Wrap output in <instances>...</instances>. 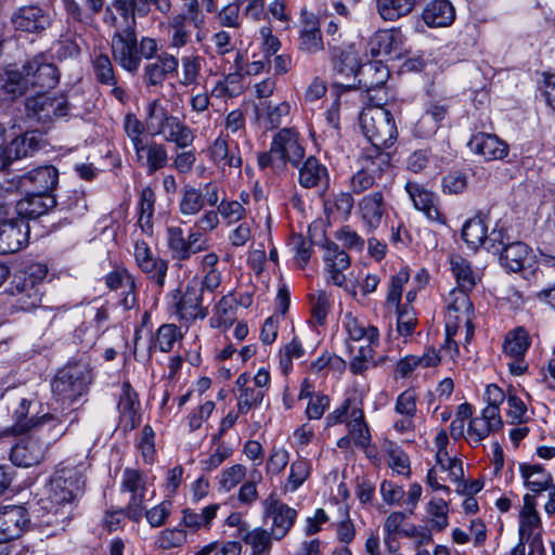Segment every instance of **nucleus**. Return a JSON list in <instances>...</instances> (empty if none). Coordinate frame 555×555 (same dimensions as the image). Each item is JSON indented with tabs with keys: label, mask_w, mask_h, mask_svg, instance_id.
Returning a JSON list of instances; mask_svg holds the SVG:
<instances>
[{
	"label": "nucleus",
	"mask_w": 555,
	"mask_h": 555,
	"mask_svg": "<svg viewBox=\"0 0 555 555\" xmlns=\"http://www.w3.org/2000/svg\"><path fill=\"white\" fill-rule=\"evenodd\" d=\"M324 271L326 281L338 287L346 285L345 270L350 267V257L336 243L327 242L324 245Z\"/></svg>",
	"instance_id": "nucleus-23"
},
{
	"label": "nucleus",
	"mask_w": 555,
	"mask_h": 555,
	"mask_svg": "<svg viewBox=\"0 0 555 555\" xmlns=\"http://www.w3.org/2000/svg\"><path fill=\"white\" fill-rule=\"evenodd\" d=\"M40 146V140L35 132H26L16 137L7 146V155L10 156V163L14 159H21L33 155Z\"/></svg>",
	"instance_id": "nucleus-51"
},
{
	"label": "nucleus",
	"mask_w": 555,
	"mask_h": 555,
	"mask_svg": "<svg viewBox=\"0 0 555 555\" xmlns=\"http://www.w3.org/2000/svg\"><path fill=\"white\" fill-rule=\"evenodd\" d=\"M455 17V8L449 0H430L422 12V20L429 28L449 27Z\"/></svg>",
	"instance_id": "nucleus-33"
},
{
	"label": "nucleus",
	"mask_w": 555,
	"mask_h": 555,
	"mask_svg": "<svg viewBox=\"0 0 555 555\" xmlns=\"http://www.w3.org/2000/svg\"><path fill=\"white\" fill-rule=\"evenodd\" d=\"M236 319V308L231 296H223L216 306L215 313L210 319L212 327L222 330L229 328Z\"/></svg>",
	"instance_id": "nucleus-57"
},
{
	"label": "nucleus",
	"mask_w": 555,
	"mask_h": 555,
	"mask_svg": "<svg viewBox=\"0 0 555 555\" xmlns=\"http://www.w3.org/2000/svg\"><path fill=\"white\" fill-rule=\"evenodd\" d=\"M205 194L202 190L186 184L181 191L179 201V211L182 216H196L207 203L209 206H216L219 201L218 188L209 182L204 186Z\"/></svg>",
	"instance_id": "nucleus-19"
},
{
	"label": "nucleus",
	"mask_w": 555,
	"mask_h": 555,
	"mask_svg": "<svg viewBox=\"0 0 555 555\" xmlns=\"http://www.w3.org/2000/svg\"><path fill=\"white\" fill-rule=\"evenodd\" d=\"M204 26L201 10H196V3L191 1L189 10L173 13L168 17V42L172 49L180 50L192 42L193 33L196 31V40L201 41L199 31Z\"/></svg>",
	"instance_id": "nucleus-9"
},
{
	"label": "nucleus",
	"mask_w": 555,
	"mask_h": 555,
	"mask_svg": "<svg viewBox=\"0 0 555 555\" xmlns=\"http://www.w3.org/2000/svg\"><path fill=\"white\" fill-rule=\"evenodd\" d=\"M305 157V147L299 133L294 128H283L272 139L270 151L258 155L260 168H272L280 172L285 170L286 165L299 167Z\"/></svg>",
	"instance_id": "nucleus-5"
},
{
	"label": "nucleus",
	"mask_w": 555,
	"mask_h": 555,
	"mask_svg": "<svg viewBox=\"0 0 555 555\" xmlns=\"http://www.w3.org/2000/svg\"><path fill=\"white\" fill-rule=\"evenodd\" d=\"M462 237L472 249L483 246L488 251L496 254L504 244V231L493 229L488 234V228L481 218H472L465 222L462 229Z\"/></svg>",
	"instance_id": "nucleus-15"
},
{
	"label": "nucleus",
	"mask_w": 555,
	"mask_h": 555,
	"mask_svg": "<svg viewBox=\"0 0 555 555\" xmlns=\"http://www.w3.org/2000/svg\"><path fill=\"white\" fill-rule=\"evenodd\" d=\"M542 521L537 511L534 495L525 494L524 505L519 512L518 535L521 541H530L531 545L541 543Z\"/></svg>",
	"instance_id": "nucleus-25"
},
{
	"label": "nucleus",
	"mask_w": 555,
	"mask_h": 555,
	"mask_svg": "<svg viewBox=\"0 0 555 555\" xmlns=\"http://www.w3.org/2000/svg\"><path fill=\"white\" fill-rule=\"evenodd\" d=\"M416 393L413 389H406L396 399V418L392 423L393 430L399 435L413 436L416 429L417 417Z\"/></svg>",
	"instance_id": "nucleus-20"
},
{
	"label": "nucleus",
	"mask_w": 555,
	"mask_h": 555,
	"mask_svg": "<svg viewBox=\"0 0 555 555\" xmlns=\"http://www.w3.org/2000/svg\"><path fill=\"white\" fill-rule=\"evenodd\" d=\"M503 422L500 414H495L493 409H482L480 415L475 416L465 427L463 438L473 446L480 444L491 433L500 430Z\"/></svg>",
	"instance_id": "nucleus-27"
},
{
	"label": "nucleus",
	"mask_w": 555,
	"mask_h": 555,
	"mask_svg": "<svg viewBox=\"0 0 555 555\" xmlns=\"http://www.w3.org/2000/svg\"><path fill=\"white\" fill-rule=\"evenodd\" d=\"M379 344L366 343L359 347L357 353L351 358L349 370L353 374H362L374 364L375 349Z\"/></svg>",
	"instance_id": "nucleus-63"
},
{
	"label": "nucleus",
	"mask_w": 555,
	"mask_h": 555,
	"mask_svg": "<svg viewBox=\"0 0 555 555\" xmlns=\"http://www.w3.org/2000/svg\"><path fill=\"white\" fill-rule=\"evenodd\" d=\"M359 54L360 52L354 43L349 44L347 49H343L341 47L338 46L337 54L332 53L335 69L346 76H353L358 74L360 70L361 74L363 75L375 72L378 74L379 77L375 81H365V87L373 88L384 85L388 77L387 70L385 68L377 67L376 64H366L361 68Z\"/></svg>",
	"instance_id": "nucleus-11"
},
{
	"label": "nucleus",
	"mask_w": 555,
	"mask_h": 555,
	"mask_svg": "<svg viewBox=\"0 0 555 555\" xmlns=\"http://www.w3.org/2000/svg\"><path fill=\"white\" fill-rule=\"evenodd\" d=\"M390 168L389 155L377 153L375 157L365 159L363 167L350 178V189L356 194H361L382 181L383 176Z\"/></svg>",
	"instance_id": "nucleus-17"
},
{
	"label": "nucleus",
	"mask_w": 555,
	"mask_h": 555,
	"mask_svg": "<svg viewBox=\"0 0 555 555\" xmlns=\"http://www.w3.org/2000/svg\"><path fill=\"white\" fill-rule=\"evenodd\" d=\"M472 152L480 155L485 160L503 159L508 154V145L495 134L479 132L468 142Z\"/></svg>",
	"instance_id": "nucleus-31"
},
{
	"label": "nucleus",
	"mask_w": 555,
	"mask_h": 555,
	"mask_svg": "<svg viewBox=\"0 0 555 555\" xmlns=\"http://www.w3.org/2000/svg\"><path fill=\"white\" fill-rule=\"evenodd\" d=\"M426 512L431 530L440 532L449 526V506L443 499H431L427 503Z\"/></svg>",
	"instance_id": "nucleus-58"
},
{
	"label": "nucleus",
	"mask_w": 555,
	"mask_h": 555,
	"mask_svg": "<svg viewBox=\"0 0 555 555\" xmlns=\"http://www.w3.org/2000/svg\"><path fill=\"white\" fill-rule=\"evenodd\" d=\"M30 519L27 511L17 505L0 508V543L17 539L26 530Z\"/></svg>",
	"instance_id": "nucleus-26"
},
{
	"label": "nucleus",
	"mask_w": 555,
	"mask_h": 555,
	"mask_svg": "<svg viewBox=\"0 0 555 555\" xmlns=\"http://www.w3.org/2000/svg\"><path fill=\"white\" fill-rule=\"evenodd\" d=\"M56 201L52 194L29 192L16 203L15 209L20 217L36 219L54 208Z\"/></svg>",
	"instance_id": "nucleus-34"
},
{
	"label": "nucleus",
	"mask_w": 555,
	"mask_h": 555,
	"mask_svg": "<svg viewBox=\"0 0 555 555\" xmlns=\"http://www.w3.org/2000/svg\"><path fill=\"white\" fill-rule=\"evenodd\" d=\"M415 0H376L377 12L384 21H396L410 14Z\"/></svg>",
	"instance_id": "nucleus-54"
},
{
	"label": "nucleus",
	"mask_w": 555,
	"mask_h": 555,
	"mask_svg": "<svg viewBox=\"0 0 555 555\" xmlns=\"http://www.w3.org/2000/svg\"><path fill=\"white\" fill-rule=\"evenodd\" d=\"M531 345V338L527 330L519 326L509 331L503 341V353L509 359L507 362L511 374L522 375L528 370L525 356Z\"/></svg>",
	"instance_id": "nucleus-14"
},
{
	"label": "nucleus",
	"mask_w": 555,
	"mask_h": 555,
	"mask_svg": "<svg viewBox=\"0 0 555 555\" xmlns=\"http://www.w3.org/2000/svg\"><path fill=\"white\" fill-rule=\"evenodd\" d=\"M153 59L144 67L143 79L149 86H159L169 74L178 70L179 60L168 52H163Z\"/></svg>",
	"instance_id": "nucleus-35"
},
{
	"label": "nucleus",
	"mask_w": 555,
	"mask_h": 555,
	"mask_svg": "<svg viewBox=\"0 0 555 555\" xmlns=\"http://www.w3.org/2000/svg\"><path fill=\"white\" fill-rule=\"evenodd\" d=\"M14 297V304L18 309L28 311L36 308L41 301V287L31 280H22L15 278L11 291Z\"/></svg>",
	"instance_id": "nucleus-42"
},
{
	"label": "nucleus",
	"mask_w": 555,
	"mask_h": 555,
	"mask_svg": "<svg viewBox=\"0 0 555 555\" xmlns=\"http://www.w3.org/2000/svg\"><path fill=\"white\" fill-rule=\"evenodd\" d=\"M183 335L177 325L163 324L156 331L150 345V350L169 352L173 349L175 344L180 341Z\"/></svg>",
	"instance_id": "nucleus-53"
},
{
	"label": "nucleus",
	"mask_w": 555,
	"mask_h": 555,
	"mask_svg": "<svg viewBox=\"0 0 555 555\" xmlns=\"http://www.w3.org/2000/svg\"><path fill=\"white\" fill-rule=\"evenodd\" d=\"M404 38L399 29L378 30L370 41V50L374 56L398 59L403 53Z\"/></svg>",
	"instance_id": "nucleus-28"
},
{
	"label": "nucleus",
	"mask_w": 555,
	"mask_h": 555,
	"mask_svg": "<svg viewBox=\"0 0 555 555\" xmlns=\"http://www.w3.org/2000/svg\"><path fill=\"white\" fill-rule=\"evenodd\" d=\"M273 540L271 531L262 527H256L243 537V541L251 547L254 555H269Z\"/></svg>",
	"instance_id": "nucleus-56"
},
{
	"label": "nucleus",
	"mask_w": 555,
	"mask_h": 555,
	"mask_svg": "<svg viewBox=\"0 0 555 555\" xmlns=\"http://www.w3.org/2000/svg\"><path fill=\"white\" fill-rule=\"evenodd\" d=\"M51 15L43 8L30 4L13 12L11 22L16 30L24 33H41L51 25Z\"/></svg>",
	"instance_id": "nucleus-24"
},
{
	"label": "nucleus",
	"mask_w": 555,
	"mask_h": 555,
	"mask_svg": "<svg viewBox=\"0 0 555 555\" xmlns=\"http://www.w3.org/2000/svg\"><path fill=\"white\" fill-rule=\"evenodd\" d=\"M54 415L46 414L35 424V430L21 438L10 452V459L16 466L29 467L39 464L46 456L50 441L43 440L44 434L50 429Z\"/></svg>",
	"instance_id": "nucleus-8"
},
{
	"label": "nucleus",
	"mask_w": 555,
	"mask_h": 555,
	"mask_svg": "<svg viewBox=\"0 0 555 555\" xmlns=\"http://www.w3.org/2000/svg\"><path fill=\"white\" fill-rule=\"evenodd\" d=\"M120 492L129 494L125 506L127 517L139 522L145 508L144 501L147 493L145 477L139 470L126 468L121 476Z\"/></svg>",
	"instance_id": "nucleus-13"
},
{
	"label": "nucleus",
	"mask_w": 555,
	"mask_h": 555,
	"mask_svg": "<svg viewBox=\"0 0 555 555\" xmlns=\"http://www.w3.org/2000/svg\"><path fill=\"white\" fill-rule=\"evenodd\" d=\"M188 541V532L182 528H167L156 537L155 544L160 550H172L184 545Z\"/></svg>",
	"instance_id": "nucleus-62"
},
{
	"label": "nucleus",
	"mask_w": 555,
	"mask_h": 555,
	"mask_svg": "<svg viewBox=\"0 0 555 555\" xmlns=\"http://www.w3.org/2000/svg\"><path fill=\"white\" fill-rule=\"evenodd\" d=\"M133 255L138 267L147 274L152 282L162 288L165 285L168 262L159 257H155L149 244L142 240L135 241Z\"/></svg>",
	"instance_id": "nucleus-21"
},
{
	"label": "nucleus",
	"mask_w": 555,
	"mask_h": 555,
	"mask_svg": "<svg viewBox=\"0 0 555 555\" xmlns=\"http://www.w3.org/2000/svg\"><path fill=\"white\" fill-rule=\"evenodd\" d=\"M298 49L307 54H317L325 49L321 26L317 17L304 20L298 36Z\"/></svg>",
	"instance_id": "nucleus-39"
},
{
	"label": "nucleus",
	"mask_w": 555,
	"mask_h": 555,
	"mask_svg": "<svg viewBox=\"0 0 555 555\" xmlns=\"http://www.w3.org/2000/svg\"><path fill=\"white\" fill-rule=\"evenodd\" d=\"M309 301L313 322L318 325H323L331 308L328 294L322 289L317 291L309 295Z\"/></svg>",
	"instance_id": "nucleus-64"
},
{
	"label": "nucleus",
	"mask_w": 555,
	"mask_h": 555,
	"mask_svg": "<svg viewBox=\"0 0 555 555\" xmlns=\"http://www.w3.org/2000/svg\"><path fill=\"white\" fill-rule=\"evenodd\" d=\"M202 294L192 286H188L178 302L176 304V312L180 320L191 322L197 318L204 319L206 311L202 306Z\"/></svg>",
	"instance_id": "nucleus-47"
},
{
	"label": "nucleus",
	"mask_w": 555,
	"mask_h": 555,
	"mask_svg": "<svg viewBox=\"0 0 555 555\" xmlns=\"http://www.w3.org/2000/svg\"><path fill=\"white\" fill-rule=\"evenodd\" d=\"M139 408L140 402L138 400L137 392L131 388L129 383H124L118 402V409L120 413V426L125 431H130L139 425Z\"/></svg>",
	"instance_id": "nucleus-37"
},
{
	"label": "nucleus",
	"mask_w": 555,
	"mask_h": 555,
	"mask_svg": "<svg viewBox=\"0 0 555 555\" xmlns=\"http://www.w3.org/2000/svg\"><path fill=\"white\" fill-rule=\"evenodd\" d=\"M0 222V254H13L27 245L29 238V225L24 219L9 217Z\"/></svg>",
	"instance_id": "nucleus-18"
},
{
	"label": "nucleus",
	"mask_w": 555,
	"mask_h": 555,
	"mask_svg": "<svg viewBox=\"0 0 555 555\" xmlns=\"http://www.w3.org/2000/svg\"><path fill=\"white\" fill-rule=\"evenodd\" d=\"M360 126L369 142L377 150L390 147L397 139V127L390 112L382 105H369L360 114Z\"/></svg>",
	"instance_id": "nucleus-7"
},
{
	"label": "nucleus",
	"mask_w": 555,
	"mask_h": 555,
	"mask_svg": "<svg viewBox=\"0 0 555 555\" xmlns=\"http://www.w3.org/2000/svg\"><path fill=\"white\" fill-rule=\"evenodd\" d=\"M354 199L349 192H339L323 202L324 212L328 220L346 221L353 208Z\"/></svg>",
	"instance_id": "nucleus-48"
},
{
	"label": "nucleus",
	"mask_w": 555,
	"mask_h": 555,
	"mask_svg": "<svg viewBox=\"0 0 555 555\" xmlns=\"http://www.w3.org/2000/svg\"><path fill=\"white\" fill-rule=\"evenodd\" d=\"M242 91V76L238 73H231L218 80L210 94L214 98H233Z\"/></svg>",
	"instance_id": "nucleus-60"
},
{
	"label": "nucleus",
	"mask_w": 555,
	"mask_h": 555,
	"mask_svg": "<svg viewBox=\"0 0 555 555\" xmlns=\"http://www.w3.org/2000/svg\"><path fill=\"white\" fill-rule=\"evenodd\" d=\"M57 81L56 67L43 55H37L27 61L21 70H10L4 88L7 92L20 95L30 88H38V91L52 89Z\"/></svg>",
	"instance_id": "nucleus-3"
},
{
	"label": "nucleus",
	"mask_w": 555,
	"mask_h": 555,
	"mask_svg": "<svg viewBox=\"0 0 555 555\" xmlns=\"http://www.w3.org/2000/svg\"><path fill=\"white\" fill-rule=\"evenodd\" d=\"M409 279L410 271L408 268L400 269L391 276L386 298V305L388 307L399 309V306H401L402 291L404 285L409 282Z\"/></svg>",
	"instance_id": "nucleus-61"
},
{
	"label": "nucleus",
	"mask_w": 555,
	"mask_h": 555,
	"mask_svg": "<svg viewBox=\"0 0 555 555\" xmlns=\"http://www.w3.org/2000/svg\"><path fill=\"white\" fill-rule=\"evenodd\" d=\"M469 291L452 288L446 298V332L456 335L461 326L466 327V337L473 334L474 309Z\"/></svg>",
	"instance_id": "nucleus-10"
},
{
	"label": "nucleus",
	"mask_w": 555,
	"mask_h": 555,
	"mask_svg": "<svg viewBox=\"0 0 555 555\" xmlns=\"http://www.w3.org/2000/svg\"><path fill=\"white\" fill-rule=\"evenodd\" d=\"M292 105L287 101L279 104L263 102L255 106L257 121L266 129L278 128L291 115Z\"/></svg>",
	"instance_id": "nucleus-43"
},
{
	"label": "nucleus",
	"mask_w": 555,
	"mask_h": 555,
	"mask_svg": "<svg viewBox=\"0 0 555 555\" xmlns=\"http://www.w3.org/2000/svg\"><path fill=\"white\" fill-rule=\"evenodd\" d=\"M92 68L95 79L100 83L106 86H115L117 83L113 64L106 54H94L92 57Z\"/></svg>",
	"instance_id": "nucleus-59"
},
{
	"label": "nucleus",
	"mask_w": 555,
	"mask_h": 555,
	"mask_svg": "<svg viewBox=\"0 0 555 555\" xmlns=\"http://www.w3.org/2000/svg\"><path fill=\"white\" fill-rule=\"evenodd\" d=\"M519 470L525 486L535 493L546 490L553 481L551 474L539 464H521Z\"/></svg>",
	"instance_id": "nucleus-50"
},
{
	"label": "nucleus",
	"mask_w": 555,
	"mask_h": 555,
	"mask_svg": "<svg viewBox=\"0 0 555 555\" xmlns=\"http://www.w3.org/2000/svg\"><path fill=\"white\" fill-rule=\"evenodd\" d=\"M500 255V263L508 271L519 272L530 266L531 250L522 242H508V236L504 233V244L500 246L496 253Z\"/></svg>",
	"instance_id": "nucleus-29"
},
{
	"label": "nucleus",
	"mask_w": 555,
	"mask_h": 555,
	"mask_svg": "<svg viewBox=\"0 0 555 555\" xmlns=\"http://www.w3.org/2000/svg\"><path fill=\"white\" fill-rule=\"evenodd\" d=\"M341 326L347 334L348 340L379 344L378 328L351 311L344 313Z\"/></svg>",
	"instance_id": "nucleus-30"
},
{
	"label": "nucleus",
	"mask_w": 555,
	"mask_h": 555,
	"mask_svg": "<svg viewBox=\"0 0 555 555\" xmlns=\"http://www.w3.org/2000/svg\"><path fill=\"white\" fill-rule=\"evenodd\" d=\"M134 151L138 162L146 168L150 175L166 167L168 163L167 150L162 143L154 141L144 142Z\"/></svg>",
	"instance_id": "nucleus-41"
},
{
	"label": "nucleus",
	"mask_w": 555,
	"mask_h": 555,
	"mask_svg": "<svg viewBox=\"0 0 555 555\" xmlns=\"http://www.w3.org/2000/svg\"><path fill=\"white\" fill-rule=\"evenodd\" d=\"M328 182L327 168L313 156L308 157L299 168V183L306 189L327 188Z\"/></svg>",
	"instance_id": "nucleus-44"
},
{
	"label": "nucleus",
	"mask_w": 555,
	"mask_h": 555,
	"mask_svg": "<svg viewBox=\"0 0 555 555\" xmlns=\"http://www.w3.org/2000/svg\"><path fill=\"white\" fill-rule=\"evenodd\" d=\"M451 272L456 281V287L472 292L479 281V275L473 270L469 262L460 255L450 259Z\"/></svg>",
	"instance_id": "nucleus-49"
},
{
	"label": "nucleus",
	"mask_w": 555,
	"mask_h": 555,
	"mask_svg": "<svg viewBox=\"0 0 555 555\" xmlns=\"http://www.w3.org/2000/svg\"><path fill=\"white\" fill-rule=\"evenodd\" d=\"M111 47L115 61L131 74L139 70L142 59L151 60L158 51V44L154 38L142 37L138 42L137 35L130 26L115 33Z\"/></svg>",
	"instance_id": "nucleus-4"
},
{
	"label": "nucleus",
	"mask_w": 555,
	"mask_h": 555,
	"mask_svg": "<svg viewBox=\"0 0 555 555\" xmlns=\"http://www.w3.org/2000/svg\"><path fill=\"white\" fill-rule=\"evenodd\" d=\"M145 113L144 125L151 135H160L180 149H185L193 143L194 134L191 128L179 117L171 115L162 100L149 102Z\"/></svg>",
	"instance_id": "nucleus-2"
},
{
	"label": "nucleus",
	"mask_w": 555,
	"mask_h": 555,
	"mask_svg": "<svg viewBox=\"0 0 555 555\" xmlns=\"http://www.w3.org/2000/svg\"><path fill=\"white\" fill-rule=\"evenodd\" d=\"M105 283L111 289H124L121 305L125 309H131L135 305L134 278L126 269H117L105 276Z\"/></svg>",
	"instance_id": "nucleus-45"
},
{
	"label": "nucleus",
	"mask_w": 555,
	"mask_h": 555,
	"mask_svg": "<svg viewBox=\"0 0 555 555\" xmlns=\"http://www.w3.org/2000/svg\"><path fill=\"white\" fill-rule=\"evenodd\" d=\"M219 508V504L207 505L201 511L184 508L180 525L191 532L209 530Z\"/></svg>",
	"instance_id": "nucleus-46"
},
{
	"label": "nucleus",
	"mask_w": 555,
	"mask_h": 555,
	"mask_svg": "<svg viewBox=\"0 0 555 555\" xmlns=\"http://www.w3.org/2000/svg\"><path fill=\"white\" fill-rule=\"evenodd\" d=\"M264 517L271 520L270 531L275 541L284 539L298 517V512L286 503L282 502L272 492L261 502Z\"/></svg>",
	"instance_id": "nucleus-12"
},
{
	"label": "nucleus",
	"mask_w": 555,
	"mask_h": 555,
	"mask_svg": "<svg viewBox=\"0 0 555 555\" xmlns=\"http://www.w3.org/2000/svg\"><path fill=\"white\" fill-rule=\"evenodd\" d=\"M389 205L383 192L366 194L358 202L360 220L366 233L374 234L388 219Z\"/></svg>",
	"instance_id": "nucleus-16"
},
{
	"label": "nucleus",
	"mask_w": 555,
	"mask_h": 555,
	"mask_svg": "<svg viewBox=\"0 0 555 555\" xmlns=\"http://www.w3.org/2000/svg\"><path fill=\"white\" fill-rule=\"evenodd\" d=\"M82 468L62 466L53 474L49 485V496L42 508L47 511L41 525L63 526L70 519L75 501L83 493Z\"/></svg>",
	"instance_id": "nucleus-1"
},
{
	"label": "nucleus",
	"mask_w": 555,
	"mask_h": 555,
	"mask_svg": "<svg viewBox=\"0 0 555 555\" xmlns=\"http://www.w3.org/2000/svg\"><path fill=\"white\" fill-rule=\"evenodd\" d=\"M65 102L63 99L51 96L46 90L36 91L35 95L27 98V116L38 121H49L55 116L65 115Z\"/></svg>",
	"instance_id": "nucleus-22"
},
{
	"label": "nucleus",
	"mask_w": 555,
	"mask_h": 555,
	"mask_svg": "<svg viewBox=\"0 0 555 555\" xmlns=\"http://www.w3.org/2000/svg\"><path fill=\"white\" fill-rule=\"evenodd\" d=\"M235 385L237 387L236 408L238 413L246 414L262 403L264 390L251 387L250 377L247 373L240 374Z\"/></svg>",
	"instance_id": "nucleus-40"
},
{
	"label": "nucleus",
	"mask_w": 555,
	"mask_h": 555,
	"mask_svg": "<svg viewBox=\"0 0 555 555\" xmlns=\"http://www.w3.org/2000/svg\"><path fill=\"white\" fill-rule=\"evenodd\" d=\"M347 426L354 444L360 448H367L371 441V435L364 422V413L361 409L357 406L351 408Z\"/></svg>",
	"instance_id": "nucleus-52"
},
{
	"label": "nucleus",
	"mask_w": 555,
	"mask_h": 555,
	"mask_svg": "<svg viewBox=\"0 0 555 555\" xmlns=\"http://www.w3.org/2000/svg\"><path fill=\"white\" fill-rule=\"evenodd\" d=\"M92 380L89 363L79 361L70 363L55 374L51 389L61 401L73 404L86 396Z\"/></svg>",
	"instance_id": "nucleus-6"
},
{
	"label": "nucleus",
	"mask_w": 555,
	"mask_h": 555,
	"mask_svg": "<svg viewBox=\"0 0 555 555\" xmlns=\"http://www.w3.org/2000/svg\"><path fill=\"white\" fill-rule=\"evenodd\" d=\"M405 191L412 199L414 207L423 211L430 221L444 222V217L436 205L435 195L426 190L423 185L409 181L405 184Z\"/></svg>",
	"instance_id": "nucleus-32"
},
{
	"label": "nucleus",
	"mask_w": 555,
	"mask_h": 555,
	"mask_svg": "<svg viewBox=\"0 0 555 555\" xmlns=\"http://www.w3.org/2000/svg\"><path fill=\"white\" fill-rule=\"evenodd\" d=\"M311 463L302 456H298L289 467V475L284 485L286 492L297 491L311 475Z\"/></svg>",
	"instance_id": "nucleus-55"
},
{
	"label": "nucleus",
	"mask_w": 555,
	"mask_h": 555,
	"mask_svg": "<svg viewBox=\"0 0 555 555\" xmlns=\"http://www.w3.org/2000/svg\"><path fill=\"white\" fill-rule=\"evenodd\" d=\"M59 181V172L53 166H42L28 171L22 177L24 188H30L34 192L51 194Z\"/></svg>",
	"instance_id": "nucleus-38"
},
{
	"label": "nucleus",
	"mask_w": 555,
	"mask_h": 555,
	"mask_svg": "<svg viewBox=\"0 0 555 555\" xmlns=\"http://www.w3.org/2000/svg\"><path fill=\"white\" fill-rule=\"evenodd\" d=\"M210 159L219 167L222 172L229 173L232 169L240 172L242 166V158L238 147L229 146L225 138L218 137L209 149Z\"/></svg>",
	"instance_id": "nucleus-36"
}]
</instances>
